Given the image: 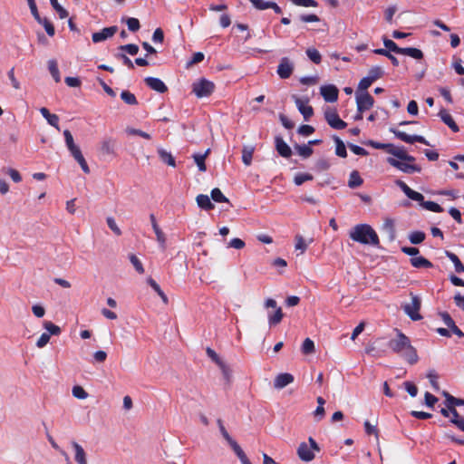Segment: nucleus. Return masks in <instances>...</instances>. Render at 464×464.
I'll return each mask as SVG.
<instances>
[{
    "mask_svg": "<svg viewBox=\"0 0 464 464\" xmlns=\"http://www.w3.org/2000/svg\"><path fill=\"white\" fill-rule=\"evenodd\" d=\"M395 336L388 342L389 349L410 364H415L419 356L417 350L411 345L410 338L398 329H395Z\"/></svg>",
    "mask_w": 464,
    "mask_h": 464,
    "instance_id": "1",
    "label": "nucleus"
},
{
    "mask_svg": "<svg viewBox=\"0 0 464 464\" xmlns=\"http://www.w3.org/2000/svg\"><path fill=\"white\" fill-rule=\"evenodd\" d=\"M295 239V248L296 250H300L301 254L304 253L308 245L305 243L304 237L301 235H296Z\"/></svg>",
    "mask_w": 464,
    "mask_h": 464,
    "instance_id": "49",
    "label": "nucleus"
},
{
    "mask_svg": "<svg viewBox=\"0 0 464 464\" xmlns=\"http://www.w3.org/2000/svg\"><path fill=\"white\" fill-rule=\"evenodd\" d=\"M38 24H42L44 27V29L49 36L52 37L54 35V34H55L54 26L47 18H42L38 22Z\"/></svg>",
    "mask_w": 464,
    "mask_h": 464,
    "instance_id": "47",
    "label": "nucleus"
},
{
    "mask_svg": "<svg viewBox=\"0 0 464 464\" xmlns=\"http://www.w3.org/2000/svg\"><path fill=\"white\" fill-rule=\"evenodd\" d=\"M334 140L336 144V148H335L336 155L341 158H345L347 156V151H346L344 143L337 136H334Z\"/></svg>",
    "mask_w": 464,
    "mask_h": 464,
    "instance_id": "36",
    "label": "nucleus"
},
{
    "mask_svg": "<svg viewBox=\"0 0 464 464\" xmlns=\"http://www.w3.org/2000/svg\"><path fill=\"white\" fill-rule=\"evenodd\" d=\"M118 31V27L116 25L105 27L100 32L93 33L92 35V42L97 44L100 42H103L111 37H112Z\"/></svg>",
    "mask_w": 464,
    "mask_h": 464,
    "instance_id": "15",
    "label": "nucleus"
},
{
    "mask_svg": "<svg viewBox=\"0 0 464 464\" xmlns=\"http://www.w3.org/2000/svg\"><path fill=\"white\" fill-rule=\"evenodd\" d=\"M314 177L311 174L308 173H299L295 175L294 179V182L296 186H300L305 181L312 180Z\"/></svg>",
    "mask_w": 464,
    "mask_h": 464,
    "instance_id": "48",
    "label": "nucleus"
},
{
    "mask_svg": "<svg viewBox=\"0 0 464 464\" xmlns=\"http://www.w3.org/2000/svg\"><path fill=\"white\" fill-rule=\"evenodd\" d=\"M48 69L52 74L53 80L56 82L61 81L60 72L58 69L57 62L53 59L48 61Z\"/></svg>",
    "mask_w": 464,
    "mask_h": 464,
    "instance_id": "31",
    "label": "nucleus"
},
{
    "mask_svg": "<svg viewBox=\"0 0 464 464\" xmlns=\"http://www.w3.org/2000/svg\"><path fill=\"white\" fill-rule=\"evenodd\" d=\"M293 99L295 101V103L300 111V113L304 116V120L307 121L309 118H311L314 114V110L312 106L308 104L309 100L307 98L303 99L299 98L295 95L293 96Z\"/></svg>",
    "mask_w": 464,
    "mask_h": 464,
    "instance_id": "13",
    "label": "nucleus"
},
{
    "mask_svg": "<svg viewBox=\"0 0 464 464\" xmlns=\"http://www.w3.org/2000/svg\"><path fill=\"white\" fill-rule=\"evenodd\" d=\"M113 142L111 140H103L102 143V150L106 154L113 152Z\"/></svg>",
    "mask_w": 464,
    "mask_h": 464,
    "instance_id": "63",
    "label": "nucleus"
},
{
    "mask_svg": "<svg viewBox=\"0 0 464 464\" xmlns=\"http://www.w3.org/2000/svg\"><path fill=\"white\" fill-rule=\"evenodd\" d=\"M383 44L390 53L393 52L401 54L402 48L399 47L392 40L388 38H383Z\"/></svg>",
    "mask_w": 464,
    "mask_h": 464,
    "instance_id": "46",
    "label": "nucleus"
},
{
    "mask_svg": "<svg viewBox=\"0 0 464 464\" xmlns=\"http://www.w3.org/2000/svg\"><path fill=\"white\" fill-rule=\"evenodd\" d=\"M443 395L446 398V402L445 403H446V406L448 408H455L456 406H460V405L464 406V400L459 399V398H455L454 396L450 395L447 392H444Z\"/></svg>",
    "mask_w": 464,
    "mask_h": 464,
    "instance_id": "30",
    "label": "nucleus"
},
{
    "mask_svg": "<svg viewBox=\"0 0 464 464\" xmlns=\"http://www.w3.org/2000/svg\"><path fill=\"white\" fill-rule=\"evenodd\" d=\"M246 246L245 242L240 238H233L228 243V247H233L235 249H242Z\"/></svg>",
    "mask_w": 464,
    "mask_h": 464,
    "instance_id": "61",
    "label": "nucleus"
},
{
    "mask_svg": "<svg viewBox=\"0 0 464 464\" xmlns=\"http://www.w3.org/2000/svg\"><path fill=\"white\" fill-rule=\"evenodd\" d=\"M348 146H349V149L356 155H359V156L368 155V151L365 149H363L362 147H360L355 144H349Z\"/></svg>",
    "mask_w": 464,
    "mask_h": 464,
    "instance_id": "62",
    "label": "nucleus"
},
{
    "mask_svg": "<svg viewBox=\"0 0 464 464\" xmlns=\"http://www.w3.org/2000/svg\"><path fill=\"white\" fill-rule=\"evenodd\" d=\"M350 237L361 244L364 245H379V237L373 228L367 224L356 225L349 234Z\"/></svg>",
    "mask_w": 464,
    "mask_h": 464,
    "instance_id": "2",
    "label": "nucleus"
},
{
    "mask_svg": "<svg viewBox=\"0 0 464 464\" xmlns=\"http://www.w3.org/2000/svg\"><path fill=\"white\" fill-rule=\"evenodd\" d=\"M229 445L232 448V450H234V452L236 453V455L238 457L240 461H242L243 459L247 458L246 455L245 454V452L243 451V450L241 449V447L238 445V443L236 440L231 441V443Z\"/></svg>",
    "mask_w": 464,
    "mask_h": 464,
    "instance_id": "50",
    "label": "nucleus"
},
{
    "mask_svg": "<svg viewBox=\"0 0 464 464\" xmlns=\"http://www.w3.org/2000/svg\"><path fill=\"white\" fill-rule=\"evenodd\" d=\"M294 72V63L287 57H283L277 67V74L281 79H288Z\"/></svg>",
    "mask_w": 464,
    "mask_h": 464,
    "instance_id": "14",
    "label": "nucleus"
},
{
    "mask_svg": "<svg viewBox=\"0 0 464 464\" xmlns=\"http://www.w3.org/2000/svg\"><path fill=\"white\" fill-rule=\"evenodd\" d=\"M363 183V179L361 178L359 172L357 170H353L351 172L348 186L351 188H355L360 187Z\"/></svg>",
    "mask_w": 464,
    "mask_h": 464,
    "instance_id": "28",
    "label": "nucleus"
},
{
    "mask_svg": "<svg viewBox=\"0 0 464 464\" xmlns=\"http://www.w3.org/2000/svg\"><path fill=\"white\" fill-rule=\"evenodd\" d=\"M424 399H425V404L430 408H432L435 405V403L438 401L437 397H435L434 395H432L431 393H430L428 392H425Z\"/></svg>",
    "mask_w": 464,
    "mask_h": 464,
    "instance_id": "64",
    "label": "nucleus"
},
{
    "mask_svg": "<svg viewBox=\"0 0 464 464\" xmlns=\"http://www.w3.org/2000/svg\"><path fill=\"white\" fill-rule=\"evenodd\" d=\"M214 89L215 84L212 82L204 78L200 79L198 82H195L192 84V92L198 98H203L211 95L212 92H214Z\"/></svg>",
    "mask_w": 464,
    "mask_h": 464,
    "instance_id": "8",
    "label": "nucleus"
},
{
    "mask_svg": "<svg viewBox=\"0 0 464 464\" xmlns=\"http://www.w3.org/2000/svg\"><path fill=\"white\" fill-rule=\"evenodd\" d=\"M306 54L308 58L316 64H319L322 61L321 53L315 48H308Z\"/></svg>",
    "mask_w": 464,
    "mask_h": 464,
    "instance_id": "45",
    "label": "nucleus"
},
{
    "mask_svg": "<svg viewBox=\"0 0 464 464\" xmlns=\"http://www.w3.org/2000/svg\"><path fill=\"white\" fill-rule=\"evenodd\" d=\"M324 119L327 123L335 130H343L346 127V122L343 121L338 115L335 110H326L324 111Z\"/></svg>",
    "mask_w": 464,
    "mask_h": 464,
    "instance_id": "11",
    "label": "nucleus"
},
{
    "mask_svg": "<svg viewBox=\"0 0 464 464\" xmlns=\"http://www.w3.org/2000/svg\"><path fill=\"white\" fill-rule=\"evenodd\" d=\"M383 230L389 235L390 238L392 240L395 237V228L394 222L392 219L387 218L385 219L382 225Z\"/></svg>",
    "mask_w": 464,
    "mask_h": 464,
    "instance_id": "37",
    "label": "nucleus"
},
{
    "mask_svg": "<svg viewBox=\"0 0 464 464\" xmlns=\"http://www.w3.org/2000/svg\"><path fill=\"white\" fill-rule=\"evenodd\" d=\"M119 49L121 51H125L126 53H128L130 55H136L139 52V46L134 44L121 45L119 47Z\"/></svg>",
    "mask_w": 464,
    "mask_h": 464,
    "instance_id": "54",
    "label": "nucleus"
},
{
    "mask_svg": "<svg viewBox=\"0 0 464 464\" xmlns=\"http://www.w3.org/2000/svg\"><path fill=\"white\" fill-rule=\"evenodd\" d=\"M425 233L422 231H412L409 234V240L413 245L420 244L425 239Z\"/></svg>",
    "mask_w": 464,
    "mask_h": 464,
    "instance_id": "33",
    "label": "nucleus"
},
{
    "mask_svg": "<svg viewBox=\"0 0 464 464\" xmlns=\"http://www.w3.org/2000/svg\"><path fill=\"white\" fill-rule=\"evenodd\" d=\"M294 5L304 7H316L317 2L314 0H291Z\"/></svg>",
    "mask_w": 464,
    "mask_h": 464,
    "instance_id": "56",
    "label": "nucleus"
},
{
    "mask_svg": "<svg viewBox=\"0 0 464 464\" xmlns=\"http://www.w3.org/2000/svg\"><path fill=\"white\" fill-rule=\"evenodd\" d=\"M373 82L368 77H363L358 84L356 92H367V89L372 85Z\"/></svg>",
    "mask_w": 464,
    "mask_h": 464,
    "instance_id": "53",
    "label": "nucleus"
},
{
    "mask_svg": "<svg viewBox=\"0 0 464 464\" xmlns=\"http://www.w3.org/2000/svg\"><path fill=\"white\" fill-rule=\"evenodd\" d=\"M308 441L309 444L301 442L297 448V456L304 462L312 461L315 457L314 452L320 451L318 444L312 437L308 439Z\"/></svg>",
    "mask_w": 464,
    "mask_h": 464,
    "instance_id": "5",
    "label": "nucleus"
},
{
    "mask_svg": "<svg viewBox=\"0 0 464 464\" xmlns=\"http://www.w3.org/2000/svg\"><path fill=\"white\" fill-rule=\"evenodd\" d=\"M411 264L415 268H430L432 263L423 256H414L411 258Z\"/></svg>",
    "mask_w": 464,
    "mask_h": 464,
    "instance_id": "26",
    "label": "nucleus"
},
{
    "mask_svg": "<svg viewBox=\"0 0 464 464\" xmlns=\"http://www.w3.org/2000/svg\"><path fill=\"white\" fill-rule=\"evenodd\" d=\"M40 112L51 126L54 127L58 130H60L59 117L56 114L51 113L45 107L41 108Z\"/></svg>",
    "mask_w": 464,
    "mask_h": 464,
    "instance_id": "22",
    "label": "nucleus"
},
{
    "mask_svg": "<svg viewBox=\"0 0 464 464\" xmlns=\"http://www.w3.org/2000/svg\"><path fill=\"white\" fill-rule=\"evenodd\" d=\"M276 149L278 154L284 158H289L292 155L291 148L284 141L281 137L276 138Z\"/></svg>",
    "mask_w": 464,
    "mask_h": 464,
    "instance_id": "20",
    "label": "nucleus"
},
{
    "mask_svg": "<svg viewBox=\"0 0 464 464\" xmlns=\"http://www.w3.org/2000/svg\"><path fill=\"white\" fill-rule=\"evenodd\" d=\"M63 136L65 140V144L69 151L74 160L79 163L82 171L86 174L90 173L89 166L80 150V148L74 143L73 137L69 130H63Z\"/></svg>",
    "mask_w": 464,
    "mask_h": 464,
    "instance_id": "4",
    "label": "nucleus"
},
{
    "mask_svg": "<svg viewBox=\"0 0 464 464\" xmlns=\"http://www.w3.org/2000/svg\"><path fill=\"white\" fill-rule=\"evenodd\" d=\"M72 446L75 450V460L78 464H87L86 454L83 448L76 441L72 442Z\"/></svg>",
    "mask_w": 464,
    "mask_h": 464,
    "instance_id": "23",
    "label": "nucleus"
},
{
    "mask_svg": "<svg viewBox=\"0 0 464 464\" xmlns=\"http://www.w3.org/2000/svg\"><path fill=\"white\" fill-rule=\"evenodd\" d=\"M158 154L160 159L166 163L167 165L175 168L176 167V161L173 156L170 152L167 151L166 150L162 148L158 149Z\"/></svg>",
    "mask_w": 464,
    "mask_h": 464,
    "instance_id": "27",
    "label": "nucleus"
},
{
    "mask_svg": "<svg viewBox=\"0 0 464 464\" xmlns=\"http://www.w3.org/2000/svg\"><path fill=\"white\" fill-rule=\"evenodd\" d=\"M210 149H208L204 153H195L192 157L197 164L198 170L201 172L206 171L207 167L205 164L206 158L209 155Z\"/></svg>",
    "mask_w": 464,
    "mask_h": 464,
    "instance_id": "24",
    "label": "nucleus"
},
{
    "mask_svg": "<svg viewBox=\"0 0 464 464\" xmlns=\"http://www.w3.org/2000/svg\"><path fill=\"white\" fill-rule=\"evenodd\" d=\"M395 183L409 198L420 202V206L425 209L437 213L443 211V208L438 203L433 201H424L423 195L411 189L405 182L398 179Z\"/></svg>",
    "mask_w": 464,
    "mask_h": 464,
    "instance_id": "3",
    "label": "nucleus"
},
{
    "mask_svg": "<svg viewBox=\"0 0 464 464\" xmlns=\"http://www.w3.org/2000/svg\"><path fill=\"white\" fill-rule=\"evenodd\" d=\"M210 196L215 202H229L228 198L225 197L222 191L218 188H215L211 190Z\"/></svg>",
    "mask_w": 464,
    "mask_h": 464,
    "instance_id": "39",
    "label": "nucleus"
},
{
    "mask_svg": "<svg viewBox=\"0 0 464 464\" xmlns=\"http://www.w3.org/2000/svg\"><path fill=\"white\" fill-rule=\"evenodd\" d=\"M51 5L57 12L59 17L61 19L66 18L69 14L66 9H64L59 3L58 0H50Z\"/></svg>",
    "mask_w": 464,
    "mask_h": 464,
    "instance_id": "40",
    "label": "nucleus"
},
{
    "mask_svg": "<svg viewBox=\"0 0 464 464\" xmlns=\"http://www.w3.org/2000/svg\"><path fill=\"white\" fill-rule=\"evenodd\" d=\"M7 76L11 82L13 88L15 90H19L21 88V86H20V82L14 76V67L8 71Z\"/></svg>",
    "mask_w": 464,
    "mask_h": 464,
    "instance_id": "58",
    "label": "nucleus"
},
{
    "mask_svg": "<svg viewBox=\"0 0 464 464\" xmlns=\"http://www.w3.org/2000/svg\"><path fill=\"white\" fill-rule=\"evenodd\" d=\"M401 54L407 55L417 60L423 58L422 51L414 47L402 48Z\"/></svg>",
    "mask_w": 464,
    "mask_h": 464,
    "instance_id": "29",
    "label": "nucleus"
},
{
    "mask_svg": "<svg viewBox=\"0 0 464 464\" xmlns=\"http://www.w3.org/2000/svg\"><path fill=\"white\" fill-rule=\"evenodd\" d=\"M391 131L395 135L396 138L400 139L401 140L412 144L414 142H420L425 145H429L428 140L420 135H409L404 131L391 129Z\"/></svg>",
    "mask_w": 464,
    "mask_h": 464,
    "instance_id": "12",
    "label": "nucleus"
},
{
    "mask_svg": "<svg viewBox=\"0 0 464 464\" xmlns=\"http://www.w3.org/2000/svg\"><path fill=\"white\" fill-rule=\"evenodd\" d=\"M446 256H448V258L454 264V266H455V270L458 272V273H460L461 270L463 269V265L461 263V261L459 260V258L458 257L457 255H455L454 253L452 252H450V251H446Z\"/></svg>",
    "mask_w": 464,
    "mask_h": 464,
    "instance_id": "38",
    "label": "nucleus"
},
{
    "mask_svg": "<svg viewBox=\"0 0 464 464\" xmlns=\"http://www.w3.org/2000/svg\"><path fill=\"white\" fill-rule=\"evenodd\" d=\"M321 95L327 102H334L338 99V89L334 85H324L320 89Z\"/></svg>",
    "mask_w": 464,
    "mask_h": 464,
    "instance_id": "16",
    "label": "nucleus"
},
{
    "mask_svg": "<svg viewBox=\"0 0 464 464\" xmlns=\"http://www.w3.org/2000/svg\"><path fill=\"white\" fill-rule=\"evenodd\" d=\"M106 221H107L108 227L113 231V233L115 235H117V236H121V230L117 226V224H116V222H115L113 218L109 217V218H107Z\"/></svg>",
    "mask_w": 464,
    "mask_h": 464,
    "instance_id": "60",
    "label": "nucleus"
},
{
    "mask_svg": "<svg viewBox=\"0 0 464 464\" xmlns=\"http://www.w3.org/2000/svg\"><path fill=\"white\" fill-rule=\"evenodd\" d=\"M72 396L79 400H85L88 398V392L80 385H75L72 390Z\"/></svg>",
    "mask_w": 464,
    "mask_h": 464,
    "instance_id": "43",
    "label": "nucleus"
},
{
    "mask_svg": "<svg viewBox=\"0 0 464 464\" xmlns=\"http://www.w3.org/2000/svg\"><path fill=\"white\" fill-rule=\"evenodd\" d=\"M43 327L46 330V333H43L36 342L38 348H44L50 341L51 335H59L61 334V328L52 323L51 321H44Z\"/></svg>",
    "mask_w": 464,
    "mask_h": 464,
    "instance_id": "6",
    "label": "nucleus"
},
{
    "mask_svg": "<svg viewBox=\"0 0 464 464\" xmlns=\"http://www.w3.org/2000/svg\"><path fill=\"white\" fill-rule=\"evenodd\" d=\"M411 301L402 305L404 313L412 320L419 321L422 318L419 311L421 306V300L418 295L411 294Z\"/></svg>",
    "mask_w": 464,
    "mask_h": 464,
    "instance_id": "7",
    "label": "nucleus"
},
{
    "mask_svg": "<svg viewBox=\"0 0 464 464\" xmlns=\"http://www.w3.org/2000/svg\"><path fill=\"white\" fill-rule=\"evenodd\" d=\"M121 100L129 105H136L138 103L135 95L129 91H122L121 93Z\"/></svg>",
    "mask_w": 464,
    "mask_h": 464,
    "instance_id": "44",
    "label": "nucleus"
},
{
    "mask_svg": "<svg viewBox=\"0 0 464 464\" xmlns=\"http://www.w3.org/2000/svg\"><path fill=\"white\" fill-rule=\"evenodd\" d=\"M294 382V376L291 373L284 372L278 374L274 380V387L281 390Z\"/></svg>",
    "mask_w": 464,
    "mask_h": 464,
    "instance_id": "18",
    "label": "nucleus"
},
{
    "mask_svg": "<svg viewBox=\"0 0 464 464\" xmlns=\"http://www.w3.org/2000/svg\"><path fill=\"white\" fill-rule=\"evenodd\" d=\"M387 162L391 166L398 169L399 170H401L404 173H408V174L414 173V172H420V170H421L420 167H419L416 164H413V162L398 160L397 159H394V158H388Z\"/></svg>",
    "mask_w": 464,
    "mask_h": 464,
    "instance_id": "9",
    "label": "nucleus"
},
{
    "mask_svg": "<svg viewBox=\"0 0 464 464\" xmlns=\"http://www.w3.org/2000/svg\"><path fill=\"white\" fill-rule=\"evenodd\" d=\"M125 131L129 135H138L146 140H150V138H151L149 133H147L143 130H138V129L130 128V127L126 128Z\"/></svg>",
    "mask_w": 464,
    "mask_h": 464,
    "instance_id": "52",
    "label": "nucleus"
},
{
    "mask_svg": "<svg viewBox=\"0 0 464 464\" xmlns=\"http://www.w3.org/2000/svg\"><path fill=\"white\" fill-rule=\"evenodd\" d=\"M355 100L357 111H365L370 110L374 104V99L368 92H356Z\"/></svg>",
    "mask_w": 464,
    "mask_h": 464,
    "instance_id": "10",
    "label": "nucleus"
},
{
    "mask_svg": "<svg viewBox=\"0 0 464 464\" xmlns=\"http://www.w3.org/2000/svg\"><path fill=\"white\" fill-rule=\"evenodd\" d=\"M126 23L128 25V29L131 32H137L140 27V22L137 18H128Z\"/></svg>",
    "mask_w": 464,
    "mask_h": 464,
    "instance_id": "57",
    "label": "nucleus"
},
{
    "mask_svg": "<svg viewBox=\"0 0 464 464\" xmlns=\"http://www.w3.org/2000/svg\"><path fill=\"white\" fill-rule=\"evenodd\" d=\"M284 317L281 307H277L273 314L268 315V323L270 325H276L280 324Z\"/></svg>",
    "mask_w": 464,
    "mask_h": 464,
    "instance_id": "32",
    "label": "nucleus"
},
{
    "mask_svg": "<svg viewBox=\"0 0 464 464\" xmlns=\"http://www.w3.org/2000/svg\"><path fill=\"white\" fill-rule=\"evenodd\" d=\"M388 153L396 157L398 160H400L408 162L415 161V158L413 156L409 155L403 148L395 147L393 144H391Z\"/></svg>",
    "mask_w": 464,
    "mask_h": 464,
    "instance_id": "17",
    "label": "nucleus"
},
{
    "mask_svg": "<svg viewBox=\"0 0 464 464\" xmlns=\"http://www.w3.org/2000/svg\"><path fill=\"white\" fill-rule=\"evenodd\" d=\"M295 149L297 151V153L304 159L309 158L314 152L313 149L309 145H305V144H304V145L296 144L295 146Z\"/></svg>",
    "mask_w": 464,
    "mask_h": 464,
    "instance_id": "34",
    "label": "nucleus"
},
{
    "mask_svg": "<svg viewBox=\"0 0 464 464\" xmlns=\"http://www.w3.org/2000/svg\"><path fill=\"white\" fill-rule=\"evenodd\" d=\"M130 261L133 265L136 271L140 274L144 273V268L140 259L133 254L130 255Z\"/></svg>",
    "mask_w": 464,
    "mask_h": 464,
    "instance_id": "55",
    "label": "nucleus"
},
{
    "mask_svg": "<svg viewBox=\"0 0 464 464\" xmlns=\"http://www.w3.org/2000/svg\"><path fill=\"white\" fill-rule=\"evenodd\" d=\"M254 147H244L242 150V160L245 165L249 166L252 162Z\"/></svg>",
    "mask_w": 464,
    "mask_h": 464,
    "instance_id": "35",
    "label": "nucleus"
},
{
    "mask_svg": "<svg viewBox=\"0 0 464 464\" xmlns=\"http://www.w3.org/2000/svg\"><path fill=\"white\" fill-rule=\"evenodd\" d=\"M206 353L208 354V356L218 365H221L223 362H225L219 356L218 354L213 350L211 349L210 347H208L206 349Z\"/></svg>",
    "mask_w": 464,
    "mask_h": 464,
    "instance_id": "51",
    "label": "nucleus"
},
{
    "mask_svg": "<svg viewBox=\"0 0 464 464\" xmlns=\"http://www.w3.org/2000/svg\"><path fill=\"white\" fill-rule=\"evenodd\" d=\"M439 116L441 121L454 132H458L459 130V126L453 120L452 116L448 112L447 110H440L439 112Z\"/></svg>",
    "mask_w": 464,
    "mask_h": 464,
    "instance_id": "21",
    "label": "nucleus"
},
{
    "mask_svg": "<svg viewBox=\"0 0 464 464\" xmlns=\"http://www.w3.org/2000/svg\"><path fill=\"white\" fill-rule=\"evenodd\" d=\"M144 81L150 89L160 93H164L168 90L166 84L159 78L147 77Z\"/></svg>",
    "mask_w": 464,
    "mask_h": 464,
    "instance_id": "19",
    "label": "nucleus"
},
{
    "mask_svg": "<svg viewBox=\"0 0 464 464\" xmlns=\"http://www.w3.org/2000/svg\"><path fill=\"white\" fill-rule=\"evenodd\" d=\"M383 75V70L380 66H373L368 72V77L375 82L376 80L382 78Z\"/></svg>",
    "mask_w": 464,
    "mask_h": 464,
    "instance_id": "41",
    "label": "nucleus"
},
{
    "mask_svg": "<svg viewBox=\"0 0 464 464\" xmlns=\"http://www.w3.org/2000/svg\"><path fill=\"white\" fill-rule=\"evenodd\" d=\"M218 367L220 368V370L222 372L224 379L226 380V382L227 383H229L231 382V376H232L230 368L225 362H223Z\"/></svg>",
    "mask_w": 464,
    "mask_h": 464,
    "instance_id": "59",
    "label": "nucleus"
},
{
    "mask_svg": "<svg viewBox=\"0 0 464 464\" xmlns=\"http://www.w3.org/2000/svg\"><path fill=\"white\" fill-rule=\"evenodd\" d=\"M314 343L310 338L304 339L301 351L304 354H311L314 353Z\"/></svg>",
    "mask_w": 464,
    "mask_h": 464,
    "instance_id": "42",
    "label": "nucleus"
},
{
    "mask_svg": "<svg viewBox=\"0 0 464 464\" xmlns=\"http://www.w3.org/2000/svg\"><path fill=\"white\" fill-rule=\"evenodd\" d=\"M198 206L205 210H210L214 208V204L211 202L210 198L205 194H199L196 198Z\"/></svg>",
    "mask_w": 464,
    "mask_h": 464,
    "instance_id": "25",
    "label": "nucleus"
}]
</instances>
